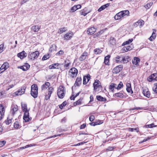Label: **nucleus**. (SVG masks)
I'll list each match as a JSON object with an SVG mask.
<instances>
[{
    "mask_svg": "<svg viewBox=\"0 0 157 157\" xmlns=\"http://www.w3.org/2000/svg\"><path fill=\"white\" fill-rule=\"evenodd\" d=\"M21 109L24 112L23 119L25 122H27L30 120L32 118L31 117H29V110L27 109V105L26 104H21Z\"/></svg>",
    "mask_w": 157,
    "mask_h": 157,
    "instance_id": "1",
    "label": "nucleus"
},
{
    "mask_svg": "<svg viewBox=\"0 0 157 157\" xmlns=\"http://www.w3.org/2000/svg\"><path fill=\"white\" fill-rule=\"evenodd\" d=\"M129 60V57L128 56H117L116 57V62L123 63H126Z\"/></svg>",
    "mask_w": 157,
    "mask_h": 157,
    "instance_id": "2",
    "label": "nucleus"
},
{
    "mask_svg": "<svg viewBox=\"0 0 157 157\" xmlns=\"http://www.w3.org/2000/svg\"><path fill=\"white\" fill-rule=\"evenodd\" d=\"M38 87L36 84H33L31 86V95L35 98L38 96Z\"/></svg>",
    "mask_w": 157,
    "mask_h": 157,
    "instance_id": "3",
    "label": "nucleus"
},
{
    "mask_svg": "<svg viewBox=\"0 0 157 157\" xmlns=\"http://www.w3.org/2000/svg\"><path fill=\"white\" fill-rule=\"evenodd\" d=\"M66 93L65 88L62 86H59L57 90V95L59 98H63Z\"/></svg>",
    "mask_w": 157,
    "mask_h": 157,
    "instance_id": "4",
    "label": "nucleus"
},
{
    "mask_svg": "<svg viewBox=\"0 0 157 157\" xmlns=\"http://www.w3.org/2000/svg\"><path fill=\"white\" fill-rule=\"evenodd\" d=\"M94 90L95 92H101L102 90V87L99 80H95L93 84Z\"/></svg>",
    "mask_w": 157,
    "mask_h": 157,
    "instance_id": "5",
    "label": "nucleus"
},
{
    "mask_svg": "<svg viewBox=\"0 0 157 157\" xmlns=\"http://www.w3.org/2000/svg\"><path fill=\"white\" fill-rule=\"evenodd\" d=\"M39 54L38 51H36L33 52H29L28 57L29 59L33 60L38 58Z\"/></svg>",
    "mask_w": 157,
    "mask_h": 157,
    "instance_id": "6",
    "label": "nucleus"
},
{
    "mask_svg": "<svg viewBox=\"0 0 157 157\" xmlns=\"http://www.w3.org/2000/svg\"><path fill=\"white\" fill-rule=\"evenodd\" d=\"M78 73V70L75 67L71 68L68 72V74L70 77L72 78L75 77Z\"/></svg>",
    "mask_w": 157,
    "mask_h": 157,
    "instance_id": "7",
    "label": "nucleus"
},
{
    "mask_svg": "<svg viewBox=\"0 0 157 157\" xmlns=\"http://www.w3.org/2000/svg\"><path fill=\"white\" fill-rule=\"evenodd\" d=\"M26 88V86L25 85H24L17 91H16L15 93L16 95H21L25 93Z\"/></svg>",
    "mask_w": 157,
    "mask_h": 157,
    "instance_id": "8",
    "label": "nucleus"
},
{
    "mask_svg": "<svg viewBox=\"0 0 157 157\" xmlns=\"http://www.w3.org/2000/svg\"><path fill=\"white\" fill-rule=\"evenodd\" d=\"M54 90V88L52 87H50L48 88V93L45 95V99L48 100L51 96V95Z\"/></svg>",
    "mask_w": 157,
    "mask_h": 157,
    "instance_id": "9",
    "label": "nucleus"
},
{
    "mask_svg": "<svg viewBox=\"0 0 157 157\" xmlns=\"http://www.w3.org/2000/svg\"><path fill=\"white\" fill-rule=\"evenodd\" d=\"M147 81L151 82L153 80L157 81V73H154L150 75L147 78Z\"/></svg>",
    "mask_w": 157,
    "mask_h": 157,
    "instance_id": "10",
    "label": "nucleus"
},
{
    "mask_svg": "<svg viewBox=\"0 0 157 157\" xmlns=\"http://www.w3.org/2000/svg\"><path fill=\"white\" fill-rule=\"evenodd\" d=\"M123 67V66L122 65L117 66L113 69V72L114 73L117 74L122 70Z\"/></svg>",
    "mask_w": 157,
    "mask_h": 157,
    "instance_id": "11",
    "label": "nucleus"
},
{
    "mask_svg": "<svg viewBox=\"0 0 157 157\" xmlns=\"http://www.w3.org/2000/svg\"><path fill=\"white\" fill-rule=\"evenodd\" d=\"M18 110V106L16 105L12 106L11 110L10 113L12 116H13L16 112H17Z\"/></svg>",
    "mask_w": 157,
    "mask_h": 157,
    "instance_id": "12",
    "label": "nucleus"
},
{
    "mask_svg": "<svg viewBox=\"0 0 157 157\" xmlns=\"http://www.w3.org/2000/svg\"><path fill=\"white\" fill-rule=\"evenodd\" d=\"M73 35L72 32L67 33L64 35V40H69L70 39Z\"/></svg>",
    "mask_w": 157,
    "mask_h": 157,
    "instance_id": "13",
    "label": "nucleus"
},
{
    "mask_svg": "<svg viewBox=\"0 0 157 157\" xmlns=\"http://www.w3.org/2000/svg\"><path fill=\"white\" fill-rule=\"evenodd\" d=\"M91 11H88L87 8L85 7L83 10L80 11V13L81 15L84 16H86L88 13L90 12Z\"/></svg>",
    "mask_w": 157,
    "mask_h": 157,
    "instance_id": "14",
    "label": "nucleus"
},
{
    "mask_svg": "<svg viewBox=\"0 0 157 157\" xmlns=\"http://www.w3.org/2000/svg\"><path fill=\"white\" fill-rule=\"evenodd\" d=\"M144 21L142 20H139L137 22L135 23L133 25L135 27H136L138 26H142L144 25Z\"/></svg>",
    "mask_w": 157,
    "mask_h": 157,
    "instance_id": "15",
    "label": "nucleus"
},
{
    "mask_svg": "<svg viewBox=\"0 0 157 157\" xmlns=\"http://www.w3.org/2000/svg\"><path fill=\"white\" fill-rule=\"evenodd\" d=\"M27 56V53L24 51H23L21 52L18 53L17 55V56L20 58L21 59H22L25 57H26Z\"/></svg>",
    "mask_w": 157,
    "mask_h": 157,
    "instance_id": "16",
    "label": "nucleus"
},
{
    "mask_svg": "<svg viewBox=\"0 0 157 157\" xmlns=\"http://www.w3.org/2000/svg\"><path fill=\"white\" fill-rule=\"evenodd\" d=\"M90 75L88 74L87 76H85L83 78V84L84 85L86 84L90 79Z\"/></svg>",
    "mask_w": 157,
    "mask_h": 157,
    "instance_id": "17",
    "label": "nucleus"
},
{
    "mask_svg": "<svg viewBox=\"0 0 157 157\" xmlns=\"http://www.w3.org/2000/svg\"><path fill=\"white\" fill-rule=\"evenodd\" d=\"M50 86V83L48 82H46L43 84L41 87L42 90H44Z\"/></svg>",
    "mask_w": 157,
    "mask_h": 157,
    "instance_id": "18",
    "label": "nucleus"
},
{
    "mask_svg": "<svg viewBox=\"0 0 157 157\" xmlns=\"http://www.w3.org/2000/svg\"><path fill=\"white\" fill-rule=\"evenodd\" d=\"M40 29V26L34 25L31 27V30L34 32L36 33Z\"/></svg>",
    "mask_w": 157,
    "mask_h": 157,
    "instance_id": "19",
    "label": "nucleus"
},
{
    "mask_svg": "<svg viewBox=\"0 0 157 157\" xmlns=\"http://www.w3.org/2000/svg\"><path fill=\"white\" fill-rule=\"evenodd\" d=\"M96 31V29L94 27H91L88 29L87 32L88 34L91 35L94 34Z\"/></svg>",
    "mask_w": 157,
    "mask_h": 157,
    "instance_id": "20",
    "label": "nucleus"
},
{
    "mask_svg": "<svg viewBox=\"0 0 157 157\" xmlns=\"http://www.w3.org/2000/svg\"><path fill=\"white\" fill-rule=\"evenodd\" d=\"M143 93L144 96L148 98H150V94L148 89H144L143 91Z\"/></svg>",
    "mask_w": 157,
    "mask_h": 157,
    "instance_id": "21",
    "label": "nucleus"
},
{
    "mask_svg": "<svg viewBox=\"0 0 157 157\" xmlns=\"http://www.w3.org/2000/svg\"><path fill=\"white\" fill-rule=\"evenodd\" d=\"M87 55V53L86 52H84L82 54L79 58V59L80 61H82L84 60L86 58Z\"/></svg>",
    "mask_w": 157,
    "mask_h": 157,
    "instance_id": "22",
    "label": "nucleus"
},
{
    "mask_svg": "<svg viewBox=\"0 0 157 157\" xmlns=\"http://www.w3.org/2000/svg\"><path fill=\"white\" fill-rule=\"evenodd\" d=\"M82 79L81 78L78 77L74 84L75 86H79L81 84Z\"/></svg>",
    "mask_w": 157,
    "mask_h": 157,
    "instance_id": "23",
    "label": "nucleus"
},
{
    "mask_svg": "<svg viewBox=\"0 0 157 157\" xmlns=\"http://www.w3.org/2000/svg\"><path fill=\"white\" fill-rule=\"evenodd\" d=\"M126 90L127 91L131 94H132L133 93V91L131 87V83H127L126 84Z\"/></svg>",
    "mask_w": 157,
    "mask_h": 157,
    "instance_id": "24",
    "label": "nucleus"
},
{
    "mask_svg": "<svg viewBox=\"0 0 157 157\" xmlns=\"http://www.w3.org/2000/svg\"><path fill=\"white\" fill-rule=\"evenodd\" d=\"M59 65L60 64L59 63H55L50 65L49 67V68L51 69H58V67Z\"/></svg>",
    "mask_w": 157,
    "mask_h": 157,
    "instance_id": "25",
    "label": "nucleus"
},
{
    "mask_svg": "<svg viewBox=\"0 0 157 157\" xmlns=\"http://www.w3.org/2000/svg\"><path fill=\"white\" fill-rule=\"evenodd\" d=\"M115 96L119 98H123L125 97L124 95V94L123 93L121 92L115 93Z\"/></svg>",
    "mask_w": 157,
    "mask_h": 157,
    "instance_id": "26",
    "label": "nucleus"
},
{
    "mask_svg": "<svg viewBox=\"0 0 157 157\" xmlns=\"http://www.w3.org/2000/svg\"><path fill=\"white\" fill-rule=\"evenodd\" d=\"M109 5V3H107L104 5L101 6L98 9V11L99 12H100L102 10H104L106 8L108 7Z\"/></svg>",
    "mask_w": 157,
    "mask_h": 157,
    "instance_id": "27",
    "label": "nucleus"
},
{
    "mask_svg": "<svg viewBox=\"0 0 157 157\" xmlns=\"http://www.w3.org/2000/svg\"><path fill=\"white\" fill-rule=\"evenodd\" d=\"M9 67V65L7 62L4 63L1 67V69L4 71L7 69Z\"/></svg>",
    "mask_w": 157,
    "mask_h": 157,
    "instance_id": "28",
    "label": "nucleus"
},
{
    "mask_svg": "<svg viewBox=\"0 0 157 157\" xmlns=\"http://www.w3.org/2000/svg\"><path fill=\"white\" fill-rule=\"evenodd\" d=\"M140 61V59L138 57H135L134 59L132 60V63L133 64L137 66L138 65V63Z\"/></svg>",
    "mask_w": 157,
    "mask_h": 157,
    "instance_id": "29",
    "label": "nucleus"
},
{
    "mask_svg": "<svg viewBox=\"0 0 157 157\" xmlns=\"http://www.w3.org/2000/svg\"><path fill=\"white\" fill-rule=\"evenodd\" d=\"M13 127L14 128L17 129H19L21 127L20 123L18 121H16L14 123Z\"/></svg>",
    "mask_w": 157,
    "mask_h": 157,
    "instance_id": "30",
    "label": "nucleus"
},
{
    "mask_svg": "<svg viewBox=\"0 0 157 157\" xmlns=\"http://www.w3.org/2000/svg\"><path fill=\"white\" fill-rule=\"evenodd\" d=\"M30 67V65L29 64H26V65L18 67V68H20L22 69L23 71H26Z\"/></svg>",
    "mask_w": 157,
    "mask_h": 157,
    "instance_id": "31",
    "label": "nucleus"
},
{
    "mask_svg": "<svg viewBox=\"0 0 157 157\" xmlns=\"http://www.w3.org/2000/svg\"><path fill=\"white\" fill-rule=\"evenodd\" d=\"M121 12V14L123 17L126 16H128L129 15V12L128 10H123Z\"/></svg>",
    "mask_w": 157,
    "mask_h": 157,
    "instance_id": "32",
    "label": "nucleus"
},
{
    "mask_svg": "<svg viewBox=\"0 0 157 157\" xmlns=\"http://www.w3.org/2000/svg\"><path fill=\"white\" fill-rule=\"evenodd\" d=\"M13 119L12 117H8L7 118L6 120L5 121V123L7 125H9L12 122V120Z\"/></svg>",
    "mask_w": 157,
    "mask_h": 157,
    "instance_id": "33",
    "label": "nucleus"
},
{
    "mask_svg": "<svg viewBox=\"0 0 157 157\" xmlns=\"http://www.w3.org/2000/svg\"><path fill=\"white\" fill-rule=\"evenodd\" d=\"M96 98L97 100L101 101H106V99L105 98H103L100 95L97 96Z\"/></svg>",
    "mask_w": 157,
    "mask_h": 157,
    "instance_id": "34",
    "label": "nucleus"
},
{
    "mask_svg": "<svg viewBox=\"0 0 157 157\" xmlns=\"http://www.w3.org/2000/svg\"><path fill=\"white\" fill-rule=\"evenodd\" d=\"M71 64V63L69 60H66L65 61V64L64 67L66 69H69V66Z\"/></svg>",
    "mask_w": 157,
    "mask_h": 157,
    "instance_id": "35",
    "label": "nucleus"
},
{
    "mask_svg": "<svg viewBox=\"0 0 157 157\" xmlns=\"http://www.w3.org/2000/svg\"><path fill=\"white\" fill-rule=\"evenodd\" d=\"M104 30H101L99 32H98V33H96L93 35V37L94 38L100 36L101 34H102L104 33Z\"/></svg>",
    "mask_w": 157,
    "mask_h": 157,
    "instance_id": "36",
    "label": "nucleus"
},
{
    "mask_svg": "<svg viewBox=\"0 0 157 157\" xmlns=\"http://www.w3.org/2000/svg\"><path fill=\"white\" fill-rule=\"evenodd\" d=\"M121 12L118 13L114 16V18L116 20H117L121 18V17H123L122 14H121Z\"/></svg>",
    "mask_w": 157,
    "mask_h": 157,
    "instance_id": "37",
    "label": "nucleus"
},
{
    "mask_svg": "<svg viewBox=\"0 0 157 157\" xmlns=\"http://www.w3.org/2000/svg\"><path fill=\"white\" fill-rule=\"evenodd\" d=\"M82 98H80L77 101L74 102L73 104V105L74 106H76L77 105H80L82 103Z\"/></svg>",
    "mask_w": 157,
    "mask_h": 157,
    "instance_id": "38",
    "label": "nucleus"
},
{
    "mask_svg": "<svg viewBox=\"0 0 157 157\" xmlns=\"http://www.w3.org/2000/svg\"><path fill=\"white\" fill-rule=\"evenodd\" d=\"M5 112L4 107L1 104H0V113L1 115H4Z\"/></svg>",
    "mask_w": 157,
    "mask_h": 157,
    "instance_id": "39",
    "label": "nucleus"
},
{
    "mask_svg": "<svg viewBox=\"0 0 157 157\" xmlns=\"http://www.w3.org/2000/svg\"><path fill=\"white\" fill-rule=\"evenodd\" d=\"M117 85L115 83H112L111 84L109 87V89L112 91H113L114 88L116 89Z\"/></svg>",
    "mask_w": 157,
    "mask_h": 157,
    "instance_id": "40",
    "label": "nucleus"
},
{
    "mask_svg": "<svg viewBox=\"0 0 157 157\" xmlns=\"http://www.w3.org/2000/svg\"><path fill=\"white\" fill-rule=\"evenodd\" d=\"M155 33L153 32L151 36L149 38V40L151 41H153L156 37Z\"/></svg>",
    "mask_w": 157,
    "mask_h": 157,
    "instance_id": "41",
    "label": "nucleus"
},
{
    "mask_svg": "<svg viewBox=\"0 0 157 157\" xmlns=\"http://www.w3.org/2000/svg\"><path fill=\"white\" fill-rule=\"evenodd\" d=\"M132 49V48L129 46H128L124 47L122 48V50L124 52H127L130 51Z\"/></svg>",
    "mask_w": 157,
    "mask_h": 157,
    "instance_id": "42",
    "label": "nucleus"
},
{
    "mask_svg": "<svg viewBox=\"0 0 157 157\" xmlns=\"http://www.w3.org/2000/svg\"><path fill=\"white\" fill-rule=\"evenodd\" d=\"M153 5V2H150L147 3L145 6L144 7L147 9H150Z\"/></svg>",
    "mask_w": 157,
    "mask_h": 157,
    "instance_id": "43",
    "label": "nucleus"
},
{
    "mask_svg": "<svg viewBox=\"0 0 157 157\" xmlns=\"http://www.w3.org/2000/svg\"><path fill=\"white\" fill-rule=\"evenodd\" d=\"M110 57V56L109 55L105 57L104 59V63L105 64L108 65L109 62V59Z\"/></svg>",
    "mask_w": 157,
    "mask_h": 157,
    "instance_id": "44",
    "label": "nucleus"
},
{
    "mask_svg": "<svg viewBox=\"0 0 157 157\" xmlns=\"http://www.w3.org/2000/svg\"><path fill=\"white\" fill-rule=\"evenodd\" d=\"M128 130L129 132H133L135 131H136L137 132H138L139 131V129L138 128H129L128 129Z\"/></svg>",
    "mask_w": 157,
    "mask_h": 157,
    "instance_id": "45",
    "label": "nucleus"
},
{
    "mask_svg": "<svg viewBox=\"0 0 157 157\" xmlns=\"http://www.w3.org/2000/svg\"><path fill=\"white\" fill-rule=\"evenodd\" d=\"M102 52V51L99 48H96L94 50V52L96 54H98L101 53Z\"/></svg>",
    "mask_w": 157,
    "mask_h": 157,
    "instance_id": "46",
    "label": "nucleus"
},
{
    "mask_svg": "<svg viewBox=\"0 0 157 157\" xmlns=\"http://www.w3.org/2000/svg\"><path fill=\"white\" fill-rule=\"evenodd\" d=\"M123 84L122 82H120L119 83L118 85L116 87V89L117 90L121 89L123 86Z\"/></svg>",
    "mask_w": 157,
    "mask_h": 157,
    "instance_id": "47",
    "label": "nucleus"
},
{
    "mask_svg": "<svg viewBox=\"0 0 157 157\" xmlns=\"http://www.w3.org/2000/svg\"><path fill=\"white\" fill-rule=\"evenodd\" d=\"M56 48V46L55 45H52V46L50 48L49 50L50 52H52L54 50H55Z\"/></svg>",
    "mask_w": 157,
    "mask_h": 157,
    "instance_id": "48",
    "label": "nucleus"
},
{
    "mask_svg": "<svg viewBox=\"0 0 157 157\" xmlns=\"http://www.w3.org/2000/svg\"><path fill=\"white\" fill-rule=\"evenodd\" d=\"M133 41V39H129L128 41H126L125 42L123 43L122 44V45H125L126 44H128L130 43H131Z\"/></svg>",
    "mask_w": 157,
    "mask_h": 157,
    "instance_id": "49",
    "label": "nucleus"
},
{
    "mask_svg": "<svg viewBox=\"0 0 157 157\" xmlns=\"http://www.w3.org/2000/svg\"><path fill=\"white\" fill-rule=\"evenodd\" d=\"M67 104V102L66 101H64L59 106V108L62 109L63 107L66 105Z\"/></svg>",
    "mask_w": 157,
    "mask_h": 157,
    "instance_id": "50",
    "label": "nucleus"
},
{
    "mask_svg": "<svg viewBox=\"0 0 157 157\" xmlns=\"http://www.w3.org/2000/svg\"><path fill=\"white\" fill-rule=\"evenodd\" d=\"M156 125H155L154 123H152L150 124H148L146 125V127L148 128H152L154 127H156Z\"/></svg>",
    "mask_w": 157,
    "mask_h": 157,
    "instance_id": "51",
    "label": "nucleus"
},
{
    "mask_svg": "<svg viewBox=\"0 0 157 157\" xmlns=\"http://www.w3.org/2000/svg\"><path fill=\"white\" fill-rule=\"evenodd\" d=\"M49 58V54L44 55L42 58V59L44 60H46Z\"/></svg>",
    "mask_w": 157,
    "mask_h": 157,
    "instance_id": "52",
    "label": "nucleus"
},
{
    "mask_svg": "<svg viewBox=\"0 0 157 157\" xmlns=\"http://www.w3.org/2000/svg\"><path fill=\"white\" fill-rule=\"evenodd\" d=\"M77 10V9H76L75 6L71 8L70 9V12H73L76 11Z\"/></svg>",
    "mask_w": 157,
    "mask_h": 157,
    "instance_id": "53",
    "label": "nucleus"
},
{
    "mask_svg": "<svg viewBox=\"0 0 157 157\" xmlns=\"http://www.w3.org/2000/svg\"><path fill=\"white\" fill-rule=\"evenodd\" d=\"M59 30L60 33H63V32L66 31V28L64 27L63 28L59 29Z\"/></svg>",
    "mask_w": 157,
    "mask_h": 157,
    "instance_id": "54",
    "label": "nucleus"
},
{
    "mask_svg": "<svg viewBox=\"0 0 157 157\" xmlns=\"http://www.w3.org/2000/svg\"><path fill=\"white\" fill-rule=\"evenodd\" d=\"M64 53V52L62 50H60L59 51V52H58L56 54V55L57 56L58 55H63Z\"/></svg>",
    "mask_w": 157,
    "mask_h": 157,
    "instance_id": "55",
    "label": "nucleus"
},
{
    "mask_svg": "<svg viewBox=\"0 0 157 157\" xmlns=\"http://www.w3.org/2000/svg\"><path fill=\"white\" fill-rule=\"evenodd\" d=\"M6 143V141L3 140L0 141V147L4 146Z\"/></svg>",
    "mask_w": 157,
    "mask_h": 157,
    "instance_id": "56",
    "label": "nucleus"
},
{
    "mask_svg": "<svg viewBox=\"0 0 157 157\" xmlns=\"http://www.w3.org/2000/svg\"><path fill=\"white\" fill-rule=\"evenodd\" d=\"M94 119V116L93 115L90 116L89 117V120L90 121H92Z\"/></svg>",
    "mask_w": 157,
    "mask_h": 157,
    "instance_id": "57",
    "label": "nucleus"
},
{
    "mask_svg": "<svg viewBox=\"0 0 157 157\" xmlns=\"http://www.w3.org/2000/svg\"><path fill=\"white\" fill-rule=\"evenodd\" d=\"M4 47V44H2L0 45V53L3 51V48Z\"/></svg>",
    "mask_w": 157,
    "mask_h": 157,
    "instance_id": "58",
    "label": "nucleus"
},
{
    "mask_svg": "<svg viewBox=\"0 0 157 157\" xmlns=\"http://www.w3.org/2000/svg\"><path fill=\"white\" fill-rule=\"evenodd\" d=\"M151 138V137H148L146 139H144L143 141H141V143H143L145 142H146L148 140H150Z\"/></svg>",
    "mask_w": 157,
    "mask_h": 157,
    "instance_id": "59",
    "label": "nucleus"
},
{
    "mask_svg": "<svg viewBox=\"0 0 157 157\" xmlns=\"http://www.w3.org/2000/svg\"><path fill=\"white\" fill-rule=\"evenodd\" d=\"M29 0H22L20 2V4L21 5H22L24 4L25 3H26Z\"/></svg>",
    "mask_w": 157,
    "mask_h": 157,
    "instance_id": "60",
    "label": "nucleus"
},
{
    "mask_svg": "<svg viewBox=\"0 0 157 157\" xmlns=\"http://www.w3.org/2000/svg\"><path fill=\"white\" fill-rule=\"evenodd\" d=\"M114 149L113 147H109L106 149V150L108 151H111L113 150Z\"/></svg>",
    "mask_w": 157,
    "mask_h": 157,
    "instance_id": "61",
    "label": "nucleus"
},
{
    "mask_svg": "<svg viewBox=\"0 0 157 157\" xmlns=\"http://www.w3.org/2000/svg\"><path fill=\"white\" fill-rule=\"evenodd\" d=\"M86 126V124H82L81 126H80V129H82L85 128Z\"/></svg>",
    "mask_w": 157,
    "mask_h": 157,
    "instance_id": "62",
    "label": "nucleus"
},
{
    "mask_svg": "<svg viewBox=\"0 0 157 157\" xmlns=\"http://www.w3.org/2000/svg\"><path fill=\"white\" fill-rule=\"evenodd\" d=\"M94 126H95L97 125H98L100 124V123L101 124V121H96V122H94Z\"/></svg>",
    "mask_w": 157,
    "mask_h": 157,
    "instance_id": "63",
    "label": "nucleus"
},
{
    "mask_svg": "<svg viewBox=\"0 0 157 157\" xmlns=\"http://www.w3.org/2000/svg\"><path fill=\"white\" fill-rule=\"evenodd\" d=\"M155 89L153 90L154 92L157 94V84L155 85Z\"/></svg>",
    "mask_w": 157,
    "mask_h": 157,
    "instance_id": "64",
    "label": "nucleus"
}]
</instances>
